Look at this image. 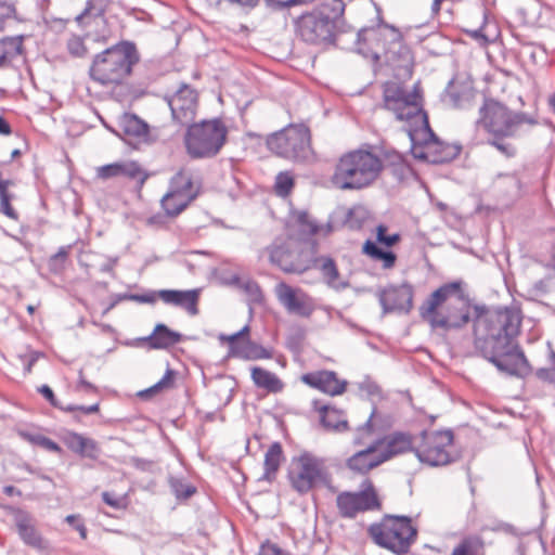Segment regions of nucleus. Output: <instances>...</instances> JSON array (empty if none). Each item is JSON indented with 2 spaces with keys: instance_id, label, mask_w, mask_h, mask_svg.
Masks as SVG:
<instances>
[{
  "instance_id": "nucleus-28",
  "label": "nucleus",
  "mask_w": 555,
  "mask_h": 555,
  "mask_svg": "<svg viewBox=\"0 0 555 555\" xmlns=\"http://www.w3.org/2000/svg\"><path fill=\"white\" fill-rule=\"evenodd\" d=\"M16 528L24 543L38 550H43L46 547L42 537L27 515H22L17 518Z\"/></svg>"
},
{
  "instance_id": "nucleus-35",
  "label": "nucleus",
  "mask_w": 555,
  "mask_h": 555,
  "mask_svg": "<svg viewBox=\"0 0 555 555\" xmlns=\"http://www.w3.org/2000/svg\"><path fill=\"white\" fill-rule=\"evenodd\" d=\"M12 184L13 182L11 180H5V182L0 184V211L8 218L17 220L18 214L11 205L13 196L8 190Z\"/></svg>"
},
{
  "instance_id": "nucleus-48",
  "label": "nucleus",
  "mask_w": 555,
  "mask_h": 555,
  "mask_svg": "<svg viewBox=\"0 0 555 555\" xmlns=\"http://www.w3.org/2000/svg\"><path fill=\"white\" fill-rule=\"evenodd\" d=\"M61 410H63L65 412L80 411L83 414H95V413H98L100 411V404L99 403H94V404L89 405V406H85V405H68V406H65V408H61Z\"/></svg>"
},
{
  "instance_id": "nucleus-36",
  "label": "nucleus",
  "mask_w": 555,
  "mask_h": 555,
  "mask_svg": "<svg viewBox=\"0 0 555 555\" xmlns=\"http://www.w3.org/2000/svg\"><path fill=\"white\" fill-rule=\"evenodd\" d=\"M12 184L13 182L11 180H5V182L0 184V211L8 218L17 220L18 214L11 205L13 196L8 190Z\"/></svg>"
},
{
  "instance_id": "nucleus-9",
  "label": "nucleus",
  "mask_w": 555,
  "mask_h": 555,
  "mask_svg": "<svg viewBox=\"0 0 555 555\" xmlns=\"http://www.w3.org/2000/svg\"><path fill=\"white\" fill-rule=\"evenodd\" d=\"M367 534L379 547L401 555L410 551L417 538V529L406 516L385 515L369 526Z\"/></svg>"
},
{
  "instance_id": "nucleus-51",
  "label": "nucleus",
  "mask_w": 555,
  "mask_h": 555,
  "mask_svg": "<svg viewBox=\"0 0 555 555\" xmlns=\"http://www.w3.org/2000/svg\"><path fill=\"white\" fill-rule=\"evenodd\" d=\"M102 499L103 501L111 507L113 508H122L124 507V504L121 502V499H118L116 496H114L112 493L109 492H103L102 493Z\"/></svg>"
},
{
  "instance_id": "nucleus-42",
  "label": "nucleus",
  "mask_w": 555,
  "mask_h": 555,
  "mask_svg": "<svg viewBox=\"0 0 555 555\" xmlns=\"http://www.w3.org/2000/svg\"><path fill=\"white\" fill-rule=\"evenodd\" d=\"M67 50L74 57H83L89 53L85 39L78 35H73L67 40Z\"/></svg>"
},
{
  "instance_id": "nucleus-41",
  "label": "nucleus",
  "mask_w": 555,
  "mask_h": 555,
  "mask_svg": "<svg viewBox=\"0 0 555 555\" xmlns=\"http://www.w3.org/2000/svg\"><path fill=\"white\" fill-rule=\"evenodd\" d=\"M322 275L325 282L330 286H336V282L339 278V272L336 263L332 258H325L321 267Z\"/></svg>"
},
{
  "instance_id": "nucleus-58",
  "label": "nucleus",
  "mask_w": 555,
  "mask_h": 555,
  "mask_svg": "<svg viewBox=\"0 0 555 555\" xmlns=\"http://www.w3.org/2000/svg\"><path fill=\"white\" fill-rule=\"evenodd\" d=\"M231 4H237L241 7H250L254 8L257 5L259 0H227Z\"/></svg>"
},
{
  "instance_id": "nucleus-62",
  "label": "nucleus",
  "mask_w": 555,
  "mask_h": 555,
  "mask_svg": "<svg viewBox=\"0 0 555 555\" xmlns=\"http://www.w3.org/2000/svg\"><path fill=\"white\" fill-rule=\"evenodd\" d=\"M389 156L391 157L393 165H402L403 164V158L400 154L393 153Z\"/></svg>"
},
{
  "instance_id": "nucleus-40",
  "label": "nucleus",
  "mask_w": 555,
  "mask_h": 555,
  "mask_svg": "<svg viewBox=\"0 0 555 555\" xmlns=\"http://www.w3.org/2000/svg\"><path fill=\"white\" fill-rule=\"evenodd\" d=\"M264 466V478L268 481H273L278 472V443H273L266 454Z\"/></svg>"
},
{
  "instance_id": "nucleus-38",
  "label": "nucleus",
  "mask_w": 555,
  "mask_h": 555,
  "mask_svg": "<svg viewBox=\"0 0 555 555\" xmlns=\"http://www.w3.org/2000/svg\"><path fill=\"white\" fill-rule=\"evenodd\" d=\"M177 372L170 367H167L164 376L152 387L144 390L141 395H155L162 391L172 389L176 384Z\"/></svg>"
},
{
  "instance_id": "nucleus-3",
  "label": "nucleus",
  "mask_w": 555,
  "mask_h": 555,
  "mask_svg": "<svg viewBox=\"0 0 555 555\" xmlns=\"http://www.w3.org/2000/svg\"><path fill=\"white\" fill-rule=\"evenodd\" d=\"M462 282L444 283L420 307V314L433 328L459 330L470 321V305L462 296Z\"/></svg>"
},
{
  "instance_id": "nucleus-18",
  "label": "nucleus",
  "mask_w": 555,
  "mask_h": 555,
  "mask_svg": "<svg viewBox=\"0 0 555 555\" xmlns=\"http://www.w3.org/2000/svg\"><path fill=\"white\" fill-rule=\"evenodd\" d=\"M300 380L325 395L340 396L346 391L347 382L338 377L334 371L321 370L302 374Z\"/></svg>"
},
{
  "instance_id": "nucleus-23",
  "label": "nucleus",
  "mask_w": 555,
  "mask_h": 555,
  "mask_svg": "<svg viewBox=\"0 0 555 555\" xmlns=\"http://www.w3.org/2000/svg\"><path fill=\"white\" fill-rule=\"evenodd\" d=\"M201 288L179 291V289H160L156 292V296L166 305L184 309L190 315L198 313V302L201 297Z\"/></svg>"
},
{
  "instance_id": "nucleus-11",
  "label": "nucleus",
  "mask_w": 555,
  "mask_h": 555,
  "mask_svg": "<svg viewBox=\"0 0 555 555\" xmlns=\"http://www.w3.org/2000/svg\"><path fill=\"white\" fill-rule=\"evenodd\" d=\"M287 477L293 488L300 493L317 487H327L332 482V475L325 462L310 453L293 457Z\"/></svg>"
},
{
  "instance_id": "nucleus-1",
  "label": "nucleus",
  "mask_w": 555,
  "mask_h": 555,
  "mask_svg": "<svg viewBox=\"0 0 555 555\" xmlns=\"http://www.w3.org/2000/svg\"><path fill=\"white\" fill-rule=\"evenodd\" d=\"M475 310L478 311L474 322L475 348L498 370L519 377L528 375L530 365L517 343L524 319L521 309L509 306Z\"/></svg>"
},
{
  "instance_id": "nucleus-37",
  "label": "nucleus",
  "mask_w": 555,
  "mask_h": 555,
  "mask_svg": "<svg viewBox=\"0 0 555 555\" xmlns=\"http://www.w3.org/2000/svg\"><path fill=\"white\" fill-rule=\"evenodd\" d=\"M251 377L258 387L264 388L272 392L278 390V379L275 378L274 374L256 366L251 370Z\"/></svg>"
},
{
  "instance_id": "nucleus-31",
  "label": "nucleus",
  "mask_w": 555,
  "mask_h": 555,
  "mask_svg": "<svg viewBox=\"0 0 555 555\" xmlns=\"http://www.w3.org/2000/svg\"><path fill=\"white\" fill-rule=\"evenodd\" d=\"M485 546L480 535H467L453 547L450 555H486Z\"/></svg>"
},
{
  "instance_id": "nucleus-39",
  "label": "nucleus",
  "mask_w": 555,
  "mask_h": 555,
  "mask_svg": "<svg viewBox=\"0 0 555 555\" xmlns=\"http://www.w3.org/2000/svg\"><path fill=\"white\" fill-rule=\"evenodd\" d=\"M70 251L72 245L62 246L50 257L49 268L53 273H61L65 269Z\"/></svg>"
},
{
  "instance_id": "nucleus-33",
  "label": "nucleus",
  "mask_w": 555,
  "mask_h": 555,
  "mask_svg": "<svg viewBox=\"0 0 555 555\" xmlns=\"http://www.w3.org/2000/svg\"><path fill=\"white\" fill-rule=\"evenodd\" d=\"M363 253L375 261H380L383 268L390 269L395 266L397 256L389 250H383L372 241H366L362 248Z\"/></svg>"
},
{
  "instance_id": "nucleus-15",
  "label": "nucleus",
  "mask_w": 555,
  "mask_h": 555,
  "mask_svg": "<svg viewBox=\"0 0 555 555\" xmlns=\"http://www.w3.org/2000/svg\"><path fill=\"white\" fill-rule=\"evenodd\" d=\"M311 153L310 129L293 124L280 131V156L294 160L306 159Z\"/></svg>"
},
{
  "instance_id": "nucleus-50",
  "label": "nucleus",
  "mask_w": 555,
  "mask_h": 555,
  "mask_svg": "<svg viewBox=\"0 0 555 555\" xmlns=\"http://www.w3.org/2000/svg\"><path fill=\"white\" fill-rule=\"evenodd\" d=\"M38 391L50 402L54 408L61 409L53 390L48 385H42L38 388Z\"/></svg>"
},
{
  "instance_id": "nucleus-64",
  "label": "nucleus",
  "mask_w": 555,
  "mask_h": 555,
  "mask_svg": "<svg viewBox=\"0 0 555 555\" xmlns=\"http://www.w3.org/2000/svg\"><path fill=\"white\" fill-rule=\"evenodd\" d=\"M65 520H66V522H68L69 525H72V526H74V527H75V526L78 524V522H77V520H78V516H76V515H68V516L65 518Z\"/></svg>"
},
{
  "instance_id": "nucleus-17",
  "label": "nucleus",
  "mask_w": 555,
  "mask_h": 555,
  "mask_svg": "<svg viewBox=\"0 0 555 555\" xmlns=\"http://www.w3.org/2000/svg\"><path fill=\"white\" fill-rule=\"evenodd\" d=\"M219 340L229 346V353L243 359H266L271 353L249 339V326L245 325L241 331L232 335L221 334Z\"/></svg>"
},
{
  "instance_id": "nucleus-63",
  "label": "nucleus",
  "mask_w": 555,
  "mask_h": 555,
  "mask_svg": "<svg viewBox=\"0 0 555 555\" xmlns=\"http://www.w3.org/2000/svg\"><path fill=\"white\" fill-rule=\"evenodd\" d=\"M141 301L143 302H154L155 299H158L157 296H156V293L152 294V295H144L142 297H140Z\"/></svg>"
},
{
  "instance_id": "nucleus-49",
  "label": "nucleus",
  "mask_w": 555,
  "mask_h": 555,
  "mask_svg": "<svg viewBox=\"0 0 555 555\" xmlns=\"http://www.w3.org/2000/svg\"><path fill=\"white\" fill-rule=\"evenodd\" d=\"M538 375L542 379L555 383V354L552 356L551 365L539 370Z\"/></svg>"
},
{
  "instance_id": "nucleus-47",
  "label": "nucleus",
  "mask_w": 555,
  "mask_h": 555,
  "mask_svg": "<svg viewBox=\"0 0 555 555\" xmlns=\"http://www.w3.org/2000/svg\"><path fill=\"white\" fill-rule=\"evenodd\" d=\"M14 14L15 8L12 4L0 0V29L2 28L4 21L13 17Z\"/></svg>"
},
{
  "instance_id": "nucleus-16",
  "label": "nucleus",
  "mask_w": 555,
  "mask_h": 555,
  "mask_svg": "<svg viewBox=\"0 0 555 555\" xmlns=\"http://www.w3.org/2000/svg\"><path fill=\"white\" fill-rule=\"evenodd\" d=\"M198 103V91L182 83L169 100L172 118L181 125L190 124L196 116Z\"/></svg>"
},
{
  "instance_id": "nucleus-14",
  "label": "nucleus",
  "mask_w": 555,
  "mask_h": 555,
  "mask_svg": "<svg viewBox=\"0 0 555 555\" xmlns=\"http://www.w3.org/2000/svg\"><path fill=\"white\" fill-rule=\"evenodd\" d=\"M453 439L451 430L425 431L414 449L415 454L422 463L430 466L447 465L451 462Z\"/></svg>"
},
{
  "instance_id": "nucleus-26",
  "label": "nucleus",
  "mask_w": 555,
  "mask_h": 555,
  "mask_svg": "<svg viewBox=\"0 0 555 555\" xmlns=\"http://www.w3.org/2000/svg\"><path fill=\"white\" fill-rule=\"evenodd\" d=\"M182 340V335L179 332L170 330L167 325L158 323L155 325L153 332L142 338V343L149 349H168Z\"/></svg>"
},
{
  "instance_id": "nucleus-60",
  "label": "nucleus",
  "mask_w": 555,
  "mask_h": 555,
  "mask_svg": "<svg viewBox=\"0 0 555 555\" xmlns=\"http://www.w3.org/2000/svg\"><path fill=\"white\" fill-rule=\"evenodd\" d=\"M75 529L79 532L80 537L85 540L87 538V528L82 522L75 526Z\"/></svg>"
},
{
  "instance_id": "nucleus-6",
  "label": "nucleus",
  "mask_w": 555,
  "mask_h": 555,
  "mask_svg": "<svg viewBox=\"0 0 555 555\" xmlns=\"http://www.w3.org/2000/svg\"><path fill=\"white\" fill-rule=\"evenodd\" d=\"M382 169L383 164L375 154L354 150L339 157L332 183L339 190H361L371 185Z\"/></svg>"
},
{
  "instance_id": "nucleus-32",
  "label": "nucleus",
  "mask_w": 555,
  "mask_h": 555,
  "mask_svg": "<svg viewBox=\"0 0 555 555\" xmlns=\"http://www.w3.org/2000/svg\"><path fill=\"white\" fill-rule=\"evenodd\" d=\"M319 412L324 427L333 430L347 429L348 423L341 410L333 406H322Z\"/></svg>"
},
{
  "instance_id": "nucleus-2",
  "label": "nucleus",
  "mask_w": 555,
  "mask_h": 555,
  "mask_svg": "<svg viewBox=\"0 0 555 555\" xmlns=\"http://www.w3.org/2000/svg\"><path fill=\"white\" fill-rule=\"evenodd\" d=\"M358 51L373 61H384L393 70H403L409 77L413 73V53L395 27L384 25L362 29L358 36Z\"/></svg>"
},
{
  "instance_id": "nucleus-57",
  "label": "nucleus",
  "mask_w": 555,
  "mask_h": 555,
  "mask_svg": "<svg viewBox=\"0 0 555 555\" xmlns=\"http://www.w3.org/2000/svg\"><path fill=\"white\" fill-rule=\"evenodd\" d=\"M12 133V129L10 124L5 118L0 116V134L2 135H10Z\"/></svg>"
},
{
  "instance_id": "nucleus-59",
  "label": "nucleus",
  "mask_w": 555,
  "mask_h": 555,
  "mask_svg": "<svg viewBox=\"0 0 555 555\" xmlns=\"http://www.w3.org/2000/svg\"><path fill=\"white\" fill-rule=\"evenodd\" d=\"M39 358V354L38 353H33L27 362V365H26V372L27 373H30L31 370H33V366L34 364L37 362Z\"/></svg>"
},
{
  "instance_id": "nucleus-5",
  "label": "nucleus",
  "mask_w": 555,
  "mask_h": 555,
  "mask_svg": "<svg viewBox=\"0 0 555 555\" xmlns=\"http://www.w3.org/2000/svg\"><path fill=\"white\" fill-rule=\"evenodd\" d=\"M138 62L135 47L130 42H119L95 54L89 67V77L103 87L121 85L132 73Z\"/></svg>"
},
{
  "instance_id": "nucleus-56",
  "label": "nucleus",
  "mask_w": 555,
  "mask_h": 555,
  "mask_svg": "<svg viewBox=\"0 0 555 555\" xmlns=\"http://www.w3.org/2000/svg\"><path fill=\"white\" fill-rule=\"evenodd\" d=\"M261 257L267 258V260H268L270 263L274 264V263L276 262V250H275V248H274V247L267 248V249L262 253Z\"/></svg>"
},
{
  "instance_id": "nucleus-55",
  "label": "nucleus",
  "mask_w": 555,
  "mask_h": 555,
  "mask_svg": "<svg viewBox=\"0 0 555 555\" xmlns=\"http://www.w3.org/2000/svg\"><path fill=\"white\" fill-rule=\"evenodd\" d=\"M259 555H278V547L275 544L266 542L261 545Z\"/></svg>"
},
{
  "instance_id": "nucleus-34",
  "label": "nucleus",
  "mask_w": 555,
  "mask_h": 555,
  "mask_svg": "<svg viewBox=\"0 0 555 555\" xmlns=\"http://www.w3.org/2000/svg\"><path fill=\"white\" fill-rule=\"evenodd\" d=\"M12 184L13 182L11 180H5V182L0 184V211L8 218L17 220L18 214L11 205L13 196L8 190Z\"/></svg>"
},
{
  "instance_id": "nucleus-8",
  "label": "nucleus",
  "mask_w": 555,
  "mask_h": 555,
  "mask_svg": "<svg viewBox=\"0 0 555 555\" xmlns=\"http://www.w3.org/2000/svg\"><path fill=\"white\" fill-rule=\"evenodd\" d=\"M383 107L392 113L396 119L408 122L411 128L428 127L427 114L423 109V95L417 88L409 90L399 82H385Z\"/></svg>"
},
{
  "instance_id": "nucleus-52",
  "label": "nucleus",
  "mask_w": 555,
  "mask_h": 555,
  "mask_svg": "<svg viewBox=\"0 0 555 555\" xmlns=\"http://www.w3.org/2000/svg\"><path fill=\"white\" fill-rule=\"evenodd\" d=\"M467 34L475 39L480 47H487L489 43V40L487 36L483 34L482 27L477 30H469Z\"/></svg>"
},
{
  "instance_id": "nucleus-30",
  "label": "nucleus",
  "mask_w": 555,
  "mask_h": 555,
  "mask_svg": "<svg viewBox=\"0 0 555 555\" xmlns=\"http://www.w3.org/2000/svg\"><path fill=\"white\" fill-rule=\"evenodd\" d=\"M24 51L23 37H8L0 40V67L7 66Z\"/></svg>"
},
{
  "instance_id": "nucleus-43",
  "label": "nucleus",
  "mask_w": 555,
  "mask_h": 555,
  "mask_svg": "<svg viewBox=\"0 0 555 555\" xmlns=\"http://www.w3.org/2000/svg\"><path fill=\"white\" fill-rule=\"evenodd\" d=\"M28 441L37 447H40L47 451L61 454L63 452L62 448L54 442L52 439L42 436V435H29Z\"/></svg>"
},
{
  "instance_id": "nucleus-45",
  "label": "nucleus",
  "mask_w": 555,
  "mask_h": 555,
  "mask_svg": "<svg viewBox=\"0 0 555 555\" xmlns=\"http://www.w3.org/2000/svg\"><path fill=\"white\" fill-rule=\"evenodd\" d=\"M376 238L378 243L391 247L400 241V235L398 233L387 234V227L379 224L376 228Z\"/></svg>"
},
{
  "instance_id": "nucleus-19",
  "label": "nucleus",
  "mask_w": 555,
  "mask_h": 555,
  "mask_svg": "<svg viewBox=\"0 0 555 555\" xmlns=\"http://www.w3.org/2000/svg\"><path fill=\"white\" fill-rule=\"evenodd\" d=\"M414 289L409 283L389 285L379 295L385 311L409 312L413 307Z\"/></svg>"
},
{
  "instance_id": "nucleus-7",
  "label": "nucleus",
  "mask_w": 555,
  "mask_h": 555,
  "mask_svg": "<svg viewBox=\"0 0 555 555\" xmlns=\"http://www.w3.org/2000/svg\"><path fill=\"white\" fill-rule=\"evenodd\" d=\"M344 12L345 3L340 0L323 1L297 18L296 31L302 40L312 44L331 41Z\"/></svg>"
},
{
  "instance_id": "nucleus-22",
  "label": "nucleus",
  "mask_w": 555,
  "mask_h": 555,
  "mask_svg": "<svg viewBox=\"0 0 555 555\" xmlns=\"http://www.w3.org/2000/svg\"><path fill=\"white\" fill-rule=\"evenodd\" d=\"M387 461V456L382 453L380 446L372 443L366 449L354 453L347 460V467L360 475H365L372 469Z\"/></svg>"
},
{
  "instance_id": "nucleus-4",
  "label": "nucleus",
  "mask_w": 555,
  "mask_h": 555,
  "mask_svg": "<svg viewBox=\"0 0 555 555\" xmlns=\"http://www.w3.org/2000/svg\"><path fill=\"white\" fill-rule=\"evenodd\" d=\"M524 124H534L525 113L514 112L503 103L487 99L478 112L477 127L489 137V143L506 157H514L517 149L504 142Z\"/></svg>"
},
{
  "instance_id": "nucleus-20",
  "label": "nucleus",
  "mask_w": 555,
  "mask_h": 555,
  "mask_svg": "<svg viewBox=\"0 0 555 555\" xmlns=\"http://www.w3.org/2000/svg\"><path fill=\"white\" fill-rule=\"evenodd\" d=\"M95 176L100 180L126 177L138 181L140 186H142L149 178V173L134 160L117 162L100 166L95 169Z\"/></svg>"
},
{
  "instance_id": "nucleus-24",
  "label": "nucleus",
  "mask_w": 555,
  "mask_h": 555,
  "mask_svg": "<svg viewBox=\"0 0 555 555\" xmlns=\"http://www.w3.org/2000/svg\"><path fill=\"white\" fill-rule=\"evenodd\" d=\"M280 299L288 312L300 317H309L314 308L311 298L306 293L284 284L280 285Z\"/></svg>"
},
{
  "instance_id": "nucleus-53",
  "label": "nucleus",
  "mask_w": 555,
  "mask_h": 555,
  "mask_svg": "<svg viewBox=\"0 0 555 555\" xmlns=\"http://www.w3.org/2000/svg\"><path fill=\"white\" fill-rule=\"evenodd\" d=\"M77 388L83 389L85 391L88 392H98V388L85 378L82 370H80L79 372V380Z\"/></svg>"
},
{
  "instance_id": "nucleus-61",
  "label": "nucleus",
  "mask_w": 555,
  "mask_h": 555,
  "mask_svg": "<svg viewBox=\"0 0 555 555\" xmlns=\"http://www.w3.org/2000/svg\"><path fill=\"white\" fill-rule=\"evenodd\" d=\"M3 491L7 495L11 496L13 494H18L21 495V491H17L13 486H7L3 488Z\"/></svg>"
},
{
  "instance_id": "nucleus-27",
  "label": "nucleus",
  "mask_w": 555,
  "mask_h": 555,
  "mask_svg": "<svg viewBox=\"0 0 555 555\" xmlns=\"http://www.w3.org/2000/svg\"><path fill=\"white\" fill-rule=\"evenodd\" d=\"M376 443L380 446V451L387 456V460L415 449L413 448L412 437L404 433H393L376 441Z\"/></svg>"
},
{
  "instance_id": "nucleus-13",
  "label": "nucleus",
  "mask_w": 555,
  "mask_h": 555,
  "mask_svg": "<svg viewBox=\"0 0 555 555\" xmlns=\"http://www.w3.org/2000/svg\"><path fill=\"white\" fill-rule=\"evenodd\" d=\"M336 507L343 518H356L359 514L379 511L382 502L370 479H365L360 491H343L336 496Z\"/></svg>"
},
{
  "instance_id": "nucleus-25",
  "label": "nucleus",
  "mask_w": 555,
  "mask_h": 555,
  "mask_svg": "<svg viewBox=\"0 0 555 555\" xmlns=\"http://www.w3.org/2000/svg\"><path fill=\"white\" fill-rule=\"evenodd\" d=\"M62 441L70 452L80 457L96 460L101 452V448L94 439L73 430L66 431L62 436Z\"/></svg>"
},
{
  "instance_id": "nucleus-10",
  "label": "nucleus",
  "mask_w": 555,
  "mask_h": 555,
  "mask_svg": "<svg viewBox=\"0 0 555 555\" xmlns=\"http://www.w3.org/2000/svg\"><path fill=\"white\" fill-rule=\"evenodd\" d=\"M228 128L220 118L193 122L184 134V146L193 159L216 156L227 142Z\"/></svg>"
},
{
  "instance_id": "nucleus-54",
  "label": "nucleus",
  "mask_w": 555,
  "mask_h": 555,
  "mask_svg": "<svg viewBox=\"0 0 555 555\" xmlns=\"http://www.w3.org/2000/svg\"><path fill=\"white\" fill-rule=\"evenodd\" d=\"M314 0H280V8H293L298 5H307Z\"/></svg>"
},
{
  "instance_id": "nucleus-46",
  "label": "nucleus",
  "mask_w": 555,
  "mask_h": 555,
  "mask_svg": "<svg viewBox=\"0 0 555 555\" xmlns=\"http://www.w3.org/2000/svg\"><path fill=\"white\" fill-rule=\"evenodd\" d=\"M125 130L128 133L142 135L147 132V127L137 117H129L125 120Z\"/></svg>"
},
{
  "instance_id": "nucleus-12",
  "label": "nucleus",
  "mask_w": 555,
  "mask_h": 555,
  "mask_svg": "<svg viewBox=\"0 0 555 555\" xmlns=\"http://www.w3.org/2000/svg\"><path fill=\"white\" fill-rule=\"evenodd\" d=\"M202 179L181 168L171 179L168 192L162 198L167 216L180 215L201 193Z\"/></svg>"
},
{
  "instance_id": "nucleus-29",
  "label": "nucleus",
  "mask_w": 555,
  "mask_h": 555,
  "mask_svg": "<svg viewBox=\"0 0 555 555\" xmlns=\"http://www.w3.org/2000/svg\"><path fill=\"white\" fill-rule=\"evenodd\" d=\"M424 150V158L435 164L450 162L456 154L451 145L444 144L437 139L427 142Z\"/></svg>"
},
{
  "instance_id": "nucleus-44",
  "label": "nucleus",
  "mask_w": 555,
  "mask_h": 555,
  "mask_svg": "<svg viewBox=\"0 0 555 555\" xmlns=\"http://www.w3.org/2000/svg\"><path fill=\"white\" fill-rule=\"evenodd\" d=\"M295 186V178L294 176L288 172H280V197L287 201L289 206L292 205L291 201L288 199V196L292 192V190Z\"/></svg>"
},
{
  "instance_id": "nucleus-21",
  "label": "nucleus",
  "mask_w": 555,
  "mask_h": 555,
  "mask_svg": "<svg viewBox=\"0 0 555 555\" xmlns=\"http://www.w3.org/2000/svg\"><path fill=\"white\" fill-rule=\"evenodd\" d=\"M284 229L289 238L304 241L318 234L321 228L307 211L291 209Z\"/></svg>"
}]
</instances>
